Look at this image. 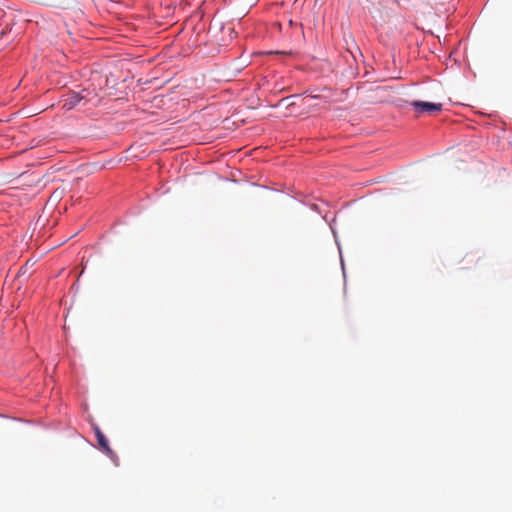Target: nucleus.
I'll list each match as a JSON object with an SVG mask.
<instances>
[{
    "label": "nucleus",
    "instance_id": "1",
    "mask_svg": "<svg viewBox=\"0 0 512 512\" xmlns=\"http://www.w3.org/2000/svg\"><path fill=\"white\" fill-rule=\"evenodd\" d=\"M96 95L88 89H82L80 92H71L66 99L63 100L62 108L71 110L76 106H84L95 98Z\"/></svg>",
    "mask_w": 512,
    "mask_h": 512
},
{
    "label": "nucleus",
    "instance_id": "4",
    "mask_svg": "<svg viewBox=\"0 0 512 512\" xmlns=\"http://www.w3.org/2000/svg\"><path fill=\"white\" fill-rule=\"evenodd\" d=\"M98 444L99 446L102 448V450L108 454V455H112L113 454V451L111 450V448L109 447V444H108V440L106 439V437L98 440Z\"/></svg>",
    "mask_w": 512,
    "mask_h": 512
},
{
    "label": "nucleus",
    "instance_id": "2",
    "mask_svg": "<svg viewBox=\"0 0 512 512\" xmlns=\"http://www.w3.org/2000/svg\"><path fill=\"white\" fill-rule=\"evenodd\" d=\"M410 105L419 113L428 112H440L442 110L441 103H432L424 101H413Z\"/></svg>",
    "mask_w": 512,
    "mask_h": 512
},
{
    "label": "nucleus",
    "instance_id": "7",
    "mask_svg": "<svg viewBox=\"0 0 512 512\" xmlns=\"http://www.w3.org/2000/svg\"><path fill=\"white\" fill-rule=\"evenodd\" d=\"M8 24L5 25L4 28L0 30V36L3 37L7 33Z\"/></svg>",
    "mask_w": 512,
    "mask_h": 512
},
{
    "label": "nucleus",
    "instance_id": "5",
    "mask_svg": "<svg viewBox=\"0 0 512 512\" xmlns=\"http://www.w3.org/2000/svg\"><path fill=\"white\" fill-rule=\"evenodd\" d=\"M291 99H292V96L283 98L280 100L279 104L289 107L294 104V102H292Z\"/></svg>",
    "mask_w": 512,
    "mask_h": 512
},
{
    "label": "nucleus",
    "instance_id": "3",
    "mask_svg": "<svg viewBox=\"0 0 512 512\" xmlns=\"http://www.w3.org/2000/svg\"><path fill=\"white\" fill-rule=\"evenodd\" d=\"M229 1H230V3H233L235 5L243 6L244 9H247V8L249 9L258 2V0H229Z\"/></svg>",
    "mask_w": 512,
    "mask_h": 512
},
{
    "label": "nucleus",
    "instance_id": "6",
    "mask_svg": "<svg viewBox=\"0 0 512 512\" xmlns=\"http://www.w3.org/2000/svg\"><path fill=\"white\" fill-rule=\"evenodd\" d=\"M95 434L97 437V441L105 437L98 427L95 428Z\"/></svg>",
    "mask_w": 512,
    "mask_h": 512
}]
</instances>
